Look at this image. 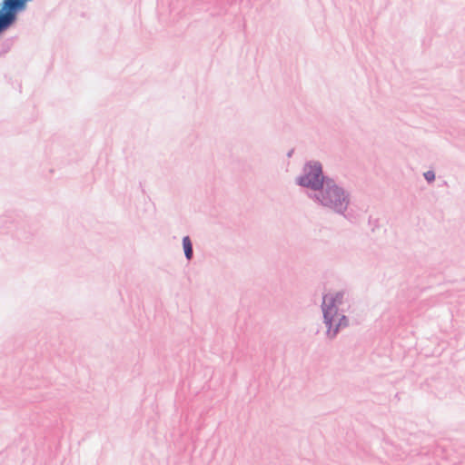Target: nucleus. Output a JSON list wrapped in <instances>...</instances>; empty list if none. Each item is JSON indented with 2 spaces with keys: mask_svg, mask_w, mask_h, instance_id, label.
I'll list each match as a JSON object with an SVG mask.
<instances>
[{
  "mask_svg": "<svg viewBox=\"0 0 465 465\" xmlns=\"http://www.w3.org/2000/svg\"><path fill=\"white\" fill-rule=\"evenodd\" d=\"M342 294L340 292L328 293L323 298L322 310L325 322L329 327L328 331L331 332V328L334 326L332 334L334 335L339 326L346 325L347 320L344 316L337 314L336 304L341 303Z\"/></svg>",
  "mask_w": 465,
  "mask_h": 465,
  "instance_id": "obj_1",
  "label": "nucleus"
},
{
  "mask_svg": "<svg viewBox=\"0 0 465 465\" xmlns=\"http://www.w3.org/2000/svg\"><path fill=\"white\" fill-rule=\"evenodd\" d=\"M320 199L322 204L339 212L347 204L344 193L335 184L327 183L321 191Z\"/></svg>",
  "mask_w": 465,
  "mask_h": 465,
  "instance_id": "obj_2",
  "label": "nucleus"
},
{
  "mask_svg": "<svg viewBox=\"0 0 465 465\" xmlns=\"http://www.w3.org/2000/svg\"><path fill=\"white\" fill-rule=\"evenodd\" d=\"M305 174L300 178L302 186L317 189L322 183V165L319 163H309L305 167Z\"/></svg>",
  "mask_w": 465,
  "mask_h": 465,
  "instance_id": "obj_3",
  "label": "nucleus"
},
{
  "mask_svg": "<svg viewBox=\"0 0 465 465\" xmlns=\"http://www.w3.org/2000/svg\"><path fill=\"white\" fill-rule=\"evenodd\" d=\"M27 0H5V7L8 9L6 12H0V32L7 27L12 20L14 19V15L12 14V10L16 8H20L24 6L25 3Z\"/></svg>",
  "mask_w": 465,
  "mask_h": 465,
  "instance_id": "obj_4",
  "label": "nucleus"
},
{
  "mask_svg": "<svg viewBox=\"0 0 465 465\" xmlns=\"http://www.w3.org/2000/svg\"><path fill=\"white\" fill-rule=\"evenodd\" d=\"M183 245L185 256L187 257V259H191L192 255H193V247H192L191 240L188 236H185L183 239Z\"/></svg>",
  "mask_w": 465,
  "mask_h": 465,
  "instance_id": "obj_5",
  "label": "nucleus"
},
{
  "mask_svg": "<svg viewBox=\"0 0 465 465\" xmlns=\"http://www.w3.org/2000/svg\"><path fill=\"white\" fill-rule=\"evenodd\" d=\"M424 176H425L426 180H427V181H429V182L433 181V180H434V178H435L434 173H433V172H431V171H428V172H426V173H424Z\"/></svg>",
  "mask_w": 465,
  "mask_h": 465,
  "instance_id": "obj_6",
  "label": "nucleus"
}]
</instances>
